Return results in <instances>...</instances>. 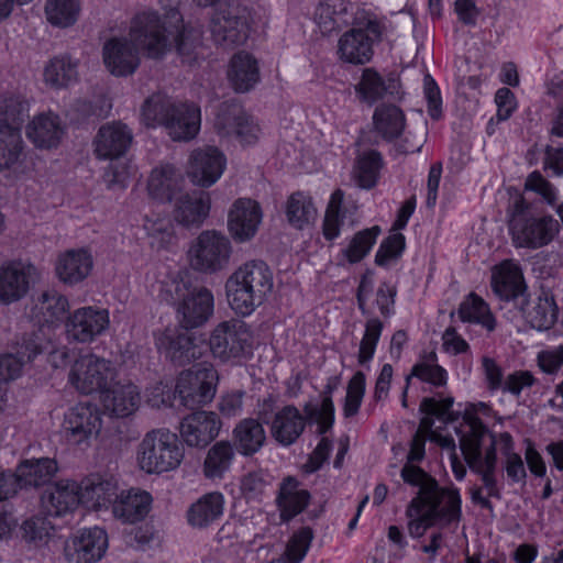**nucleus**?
I'll return each instance as SVG.
<instances>
[{"label": "nucleus", "instance_id": "9b49d317", "mask_svg": "<svg viewBox=\"0 0 563 563\" xmlns=\"http://www.w3.org/2000/svg\"><path fill=\"white\" fill-rule=\"evenodd\" d=\"M114 378L111 362L96 354L78 357L69 372L68 380L80 394L104 393Z\"/></svg>", "mask_w": 563, "mask_h": 563}, {"label": "nucleus", "instance_id": "f257e3e1", "mask_svg": "<svg viewBox=\"0 0 563 563\" xmlns=\"http://www.w3.org/2000/svg\"><path fill=\"white\" fill-rule=\"evenodd\" d=\"M492 408L485 402L472 405V412L466 411L464 423L456 429L460 449L470 470L479 476L486 487L488 497L501 498L497 481L496 440L488 428L476 416H489Z\"/></svg>", "mask_w": 563, "mask_h": 563}, {"label": "nucleus", "instance_id": "4be33fe9", "mask_svg": "<svg viewBox=\"0 0 563 563\" xmlns=\"http://www.w3.org/2000/svg\"><path fill=\"white\" fill-rule=\"evenodd\" d=\"M133 141L131 129L113 121L101 125L93 140V153L98 159H115L123 156Z\"/></svg>", "mask_w": 563, "mask_h": 563}, {"label": "nucleus", "instance_id": "13d9d810", "mask_svg": "<svg viewBox=\"0 0 563 563\" xmlns=\"http://www.w3.org/2000/svg\"><path fill=\"white\" fill-rule=\"evenodd\" d=\"M380 232L378 225L358 231L351 239L347 246L341 250L342 256L350 264L361 262L369 253Z\"/></svg>", "mask_w": 563, "mask_h": 563}, {"label": "nucleus", "instance_id": "b1692460", "mask_svg": "<svg viewBox=\"0 0 563 563\" xmlns=\"http://www.w3.org/2000/svg\"><path fill=\"white\" fill-rule=\"evenodd\" d=\"M103 63L114 76L126 77L133 75L140 66L137 47L125 37H112L102 48Z\"/></svg>", "mask_w": 563, "mask_h": 563}, {"label": "nucleus", "instance_id": "5fc2aeb1", "mask_svg": "<svg viewBox=\"0 0 563 563\" xmlns=\"http://www.w3.org/2000/svg\"><path fill=\"white\" fill-rule=\"evenodd\" d=\"M454 404V398L450 395L444 396L442 393L437 394L434 397H424L421 402L419 410L426 415L420 420V429L429 432L431 431L434 420H448L451 409Z\"/></svg>", "mask_w": 563, "mask_h": 563}, {"label": "nucleus", "instance_id": "58836bf2", "mask_svg": "<svg viewBox=\"0 0 563 563\" xmlns=\"http://www.w3.org/2000/svg\"><path fill=\"white\" fill-rule=\"evenodd\" d=\"M228 78L236 92H247L260 80L257 60L246 52L233 55L228 70Z\"/></svg>", "mask_w": 563, "mask_h": 563}, {"label": "nucleus", "instance_id": "a18cd8bd", "mask_svg": "<svg viewBox=\"0 0 563 563\" xmlns=\"http://www.w3.org/2000/svg\"><path fill=\"white\" fill-rule=\"evenodd\" d=\"M235 457L234 446L229 441L216 442L207 452L202 472L209 479L222 478L231 468Z\"/></svg>", "mask_w": 563, "mask_h": 563}, {"label": "nucleus", "instance_id": "79ce46f5", "mask_svg": "<svg viewBox=\"0 0 563 563\" xmlns=\"http://www.w3.org/2000/svg\"><path fill=\"white\" fill-rule=\"evenodd\" d=\"M233 439L239 453L251 456L258 452L266 441L265 430L260 421L247 418L233 430Z\"/></svg>", "mask_w": 563, "mask_h": 563}, {"label": "nucleus", "instance_id": "69168bd1", "mask_svg": "<svg viewBox=\"0 0 563 563\" xmlns=\"http://www.w3.org/2000/svg\"><path fill=\"white\" fill-rule=\"evenodd\" d=\"M383 322L375 317L369 318L365 323V332L360 342L357 361L361 365L367 364L375 354V350L383 332Z\"/></svg>", "mask_w": 563, "mask_h": 563}, {"label": "nucleus", "instance_id": "7c9ffc66", "mask_svg": "<svg viewBox=\"0 0 563 563\" xmlns=\"http://www.w3.org/2000/svg\"><path fill=\"white\" fill-rule=\"evenodd\" d=\"M311 495L300 487V483L291 476L286 477L279 486L276 504L283 522H288L301 514L309 505Z\"/></svg>", "mask_w": 563, "mask_h": 563}, {"label": "nucleus", "instance_id": "dca6fc26", "mask_svg": "<svg viewBox=\"0 0 563 563\" xmlns=\"http://www.w3.org/2000/svg\"><path fill=\"white\" fill-rule=\"evenodd\" d=\"M214 310V297L210 289L203 286L194 287L177 303L176 312L183 329H196L206 324Z\"/></svg>", "mask_w": 563, "mask_h": 563}, {"label": "nucleus", "instance_id": "a878e982", "mask_svg": "<svg viewBox=\"0 0 563 563\" xmlns=\"http://www.w3.org/2000/svg\"><path fill=\"white\" fill-rule=\"evenodd\" d=\"M210 197L205 192L186 194L179 197L174 207V220L184 228H200L210 212Z\"/></svg>", "mask_w": 563, "mask_h": 563}, {"label": "nucleus", "instance_id": "052dcab7", "mask_svg": "<svg viewBox=\"0 0 563 563\" xmlns=\"http://www.w3.org/2000/svg\"><path fill=\"white\" fill-rule=\"evenodd\" d=\"M272 484L273 476L267 471H251L241 477L240 492L247 503H261Z\"/></svg>", "mask_w": 563, "mask_h": 563}, {"label": "nucleus", "instance_id": "8fccbe9b", "mask_svg": "<svg viewBox=\"0 0 563 563\" xmlns=\"http://www.w3.org/2000/svg\"><path fill=\"white\" fill-rule=\"evenodd\" d=\"M340 378L332 376L328 379L322 391V401L320 408L311 405L305 406V412L309 419L316 420L318 423V433L324 434L328 432L334 422V405L332 401V393L338 388Z\"/></svg>", "mask_w": 563, "mask_h": 563}, {"label": "nucleus", "instance_id": "cd10ccee", "mask_svg": "<svg viewBox=\"0 0 563 563\" xmlns=\"http://www.w3.org/2000/svg\"><path fill=\"white\" fill-rule=\"evenodd\" d=\"M224 504V496L220 492L203 494L188 507L186 511L188 525L195 529L210 527L222 517Z\"/></svg>", "mask_w": 563, "mask_h": 563}, {"label": "nucleus", "instance_id": "e433bc0d", "mask_svg": "<svg viewBox=\"0 0 563 563\" xmlns=\"http://www.w3.org/2000/svg\"><path fill=\"white\" fill-rule=\"evenodd\" d=\"M166 357L174 364L184 366L201 356V346L196 343V338L188 332H174L165 334L159 340Z\"/></svg>", "mask_w": 563, "mask_h": 563}, {"label": "nucleus", "instance_id": "4d7b16f0", "mask_svg": "<svg viewBox=\"0 0 563 563\" xmlns=\"http://www.w3.org/2000/svg\"><path fill=\"white\" fill-rule=\"evenodd\" d=\"M343 200L344 191L341 189L334 190L330 197L322 225L323 236L328 241L338 238L344 224L347 210L343 207Z\"/></svg>", "mask_w": 563, "mask_h": 563}, {"label": "nucleus", "instance_id": "ea45409f", "mask_svg": "<svg viewBox=\"0 0 563 563\" xmlns=\"http://www.w3.org/2000/svg\"><path fill=\"white\" fill-rule=\"evenodd\" d=\"M29 102L19 93L0 96V130L21 133V128L29 118Z\"/></svg>", "mask_w": 563, "mask_h": 563}, {"label": "nucleus", "instance_id": "e2e57ef3", "mask_svg": "<svg viewBox=\"0 0 563 563\" xmlns=\"http://www.w3.org/2000/svg\"><path fill=\"white\" fill-rule=\"evenodd\" d=\"M355 91L362 101L373 104L385 96L387 87L383 77L374 68H365L360 82L355 86Z\"/></svg>", "mask_w": 563, "mask_h": 563}, {"label": "nucleus", "instance_id": "f3484780", "mask_svg": "<svg viewBox=\"0 0 563 563\" xmlns=\"http://www.w3.org/2000/svg\"><path fill=\"white\" fill-rule=\"evenodd\" d=\"M36 275L30 263L11 261L0 267V305H10L24 298Z\"/></svg>", "mask_w": 563, "mask_h": 563}, {"label": "nucleus", "instance_id": "0e129e2a", "mask_svg": "<svg viewBox=\"0 0 563 563\" xmlns=\"http://www.w3.org/2000/svg\"><path fill=\"white\" fill-rule=\"evenodd\" d=\"M23 141L21 133L0 130V172L15 165L22 155Z\"/></svg>", "mask_w": 563, "mask_h": 563}, {"label": "nucleus", "instance_id": "aec40b11", "mask_svg": "<svg viewBox=\"0 0 563 563\" xmlns=\"http://www.w3.org/2000/svg\"><path fill=\"white\" fill-rule=\"evenodd\" d=\"M221 421L213 411L198 410L183 418L179 432L191 448H206L219 434Z\"/></svg>", "mask_w": 563, "mask_h": 563}, {"label": "nucleus", "instance_id": "de8ad7c7", "mask_svg": "<svg viewBox=\"0 0 563 563\" xmlns=\"http://www.w3.org/2000/svg\"><path fill=\"white\" fill-rule=\"evenodd\" d=\"M52 330L36 323L25 331L16 340V354L26 362H31L34 357L52 345Z\"/></svg>", "mask_w": 563, "mask_h": 563}, {"label": "nucleus", "instance_id": "20e7f679", "mask_svg": "<svg viewBox=\"0 0 563 563\" xmlns=\"http://www.w3.org/2000/svg\"><path fill=\"white\" fill-rule=\"evenodd\" d=\"M273 272L261 261L241 265L227 280L225 288L231 308L241 316H250L273 290Z\"/></svg>", "mask_w": 563, "mask_h": 563}, {"label": "nucleus", "instance_id": "72a5a7b5", "mask_svg": "<svg viewBox=\"0 0 563 563\" xmlns=\"http://www.w3.org/2000/svg\"><path fill=\"white\" fill-rule=\"evenodd\" d=\"M69 308L68 299L56 290L43 291L31 309L35 323L49 328L60 322Z\"/></svg>", "mask_w": 563, "mask_h": 563}, {"label": "nucleus", "instance_id": "864d4df0", "mask_svg": "<svg viewBox=\"0 0 563 563\" xmlns=\"http://www.w3.org/2000/svg\"><path fill=\"white\" fill-rule=\"evenodd\" d=\"M317 209L312 198L305 192H294L286 206V217L288 222L296 229H303L316 219Z\"/></svg>", "mask_w": 563, "mask_h": 563}, {"label": "nucleus", "instance_id": "2eb2a0df", "mask_svg": "<svg viewBox=\"0 0 563 563\" xmlns=\"http://www.w3.org/2000/svg\"><path fill=\"white\" fill-rule=\"evenodd\" d=\"M109 323L108 310L91 306L82 307L69 314L65 323V333L70 342L89 343L101 335Z\"/></svg>", "mask_w": 563, "mask_h": 563}, {"label": "nucleus", "instance_id": "412c9836", "mask_svg": "<svg viewBox=\"0 0 563 563\" xmlns=\"http://www.w3.org/2000/svg\"><path fill=\"white\" fill-rule=\"evenodd\" d=\"M490 285L493 292L503 301L526 303L527 285L519 264L512 260H505L492 269Z\"/></svg>", "mask_w": 563, "mask_h": 563}, {"label": "nucleus", "instance_id": "c85d7f7f", "mask_svg": "<svg viewBox=\"0 0 563 563\" xmlns=\"http://www.w3.org/2000/svg\"><path fill=\"white\" fill-rule=\"evenodd\" d=\"M93 267V260L85 249L68 250L56 262V274L60 282L75 285L86 279Z\"/></svg>", "mask_w": 563, "mask_h": 563}, {"label": "nucleus", "instance_id": "2f4dec72", "mask_svg": "<svg viewBox=\"0 0 563 563\" xmlns=\"http://www.w3.org/2000/svg\"><path fill=\"white\" fill-rule=\"evenodd\" d=\"M200 121L199 107L195 103L178 102L165 128L174 141H189L198 134Z\"/></svg>", "mask_w": 563, "mask_h": 563}, {"label": "nucleus", "instance_id": "603ef678", "mask_svg": "<svg viewBox=\"0 0 563 563\" xmlns=\"http://www.w3.org/2000/svg\"><path fill=\"white\" fill-rule=\"evenodd\" d=\"M177 104L178 102L162 93L150 96L142 106V118L145 125L148 128L166 126L168 118Z\"/></svg>", "mask_w": 563, "mask_h": 563}, {"label": "nucleus", "instance_id": "680f3d73", "mask_svg": "<svg viewBox=\"0 0 563 563\" xmlns=\"http://www.w3.org/2000/svg\"><path fill=\"white\" fill-rule=\"evenodd\" d=\"M413 377L435 388L444 387L448 383V372L437 363L435 353H431L429 357L412 366L410 374L406 377L407 384H410Z\"/></svg>", "mask_w": 563, "mask_h": 563}, {"label": "nucleus", "instance_id": "39448f33", "mask_svg": "<svg viewBox=\"0 0 563 563\" xmlns=\"http://www.w3.org/2000/svg\"><path fill=\"white\" fill-rule=\"evenodd\" d=\"M385 31V24L375 13L357 9L352 29L344 32L339 40L340 59L353 65L369 63L374 56V46L382 42Z\"/></svg>", "mask_w": 563, "mask_h": 563}, {"label": "nucleus", "instance_id": "c9c22d12", "mask_svg": "<svg viewBox=\"0 0 563 563\" xmlns=\"http://www.w3.org/2000/svg\"><path fill=\"white\" fill-rule=\"evenodd\" d=\"M79 486L81 504L91 509H100L109 504L113 505L118 495L117 482L100 475H91L85 478Z\"/></svg>", "mask_w": 563, "mask_h": 563}, {"label": "nucleus", "instance_id": "423d86ee", "mask_svg": "<svg viewBox=\"0 0 563 563\" xmlns=\"http://www.w3.org/2000/svg\"><path fill=\"white\" fill-rule=\"evenodd\" d=\"M183 459L184 450L177 435L166 429L147 432L139 444V465L150 474L175 470Z\"/></svg>", "mask_w": 563, "mask_h": 563}, {"label": "nucleus", "instance_id": "f704fd0d", "mask_svg": "<svg viewBox=\"0 0 563 563\" xmlns=\"http://www.w3.org/2000/svg\"><path fill=\"white\" fill-rule=\"evenodd\" d=\"M305 418L294 405L277 410L271 424L274 439L283 445H290L305 430Z\"/></svg>", "mask_w": 563, "mask_h": 563}, {"label": "nucleus", "instance_id": "37998d69", "mask_svg": "<svg viewBox=\"0 0 563 563\" xmlns=\"http://www.w3.org/2000/svg\"><path fill=\"white\" fill-rule=\"evenodd\" d=\"M57 470L55 460L42 457L23 461L16 472L22 487H38L48 484Z\"/></svg>", "mask_w": 563, "mask_h": 563}, {"label": "nucleus", "instance_id": "6e6552de", "mask_svg": "<svg viewBox=\"0 0 563 563\" xmlns=\"http://www.w3.org/2000/svg\"><path fill=\"white\" fill-rule=\"evenodd\" d=\"M230 239L217 230L202 231L188 251L190 267L202 274H216L229 266L232 255Z\"/></svg>", "mask_w": 563, "mask_h": 563}, {"label": "nucleus", "instance_id": "774afa93", "mask_svg": "<svg viewBox=\"0 0 563 563\" xmlns=\"http://www.w3.org/2000/svg\"><path fill=\"white\" fill-rule=\"evenodd\" d=\"M202 33L195 27L184 26L175 36V47L177 54L183 58L184 63L191 64L197 59V48L201 44Z\"/></svg>", "mask_w": 563, "mask_h": 563}, {"label": "nucleus", "instance_id": "49530a36", "mask_svg": "<svg viewBox=\"0 0 563 563\" xmlns=\"http://www.w3.org/2000/svg\"><path fill=\"white\" fill-rule=\"evenodd\" d=\"M500 452L503 455V468L509 484H520L525 486L527 483V470L523 459L515 451V442L509 432L499 434Z\"/></svg>", "mask_w": 563, "mask_h": 563}, {"label": "nucleus", "instance_id": "09e8293b", "mask_svg": "<svg viewBox=\"0 0 563 563\" xmlns=\"http://www.w3.org/2000/svg\"><path fill=\"white\" fill-rule=\"evenodd\" d=\"M457 313L463 322L481 324L488 332H493L496 329V319L489 306L475 292H471L464 298L460 303Z\"/></svg>", "mask_w": 563, "mask_h": 563}, {"label": "nucleus", "instance_id": "4468645a", "mask_svg": "<svg viewBox=\"0 0 563 563\" xmlns=\"http://www.w3.org/2000/svg\"><path fill=\"white\" fill-rule=\"evenodd\" d=\"M63 426L69 442L88 443L92 438H97L101 430V411L96 405L79 402L67 410Z\"/></svg>", "mask_w": 563, "mask_h": 563}, {"label": "nucleus", "instance_id": "c03bdc74", "mask_svg": "<svg viewBox=\"0 0 563 563\" xmlns=\"http://www.w3.org/2000/svg\"><path fill=\"white\" fill-rule=\"evenodd\" d=\"M521 301L519 307L527 322L538 331L551 329L558 320L559 310L552 296L547 294L539 296L528 309H525Z\"/></svg>", "mask_w": 563, "mask_h": 563}, {"label": "nucleus", "instance_id": "338daca9", "mask_svg": "<svg viewBox=\"0 0 563 563\" xmlns=\"http://www.w3.org/2000/svg\"><path fill=\"white\" fill-rule=\"evenodd\" d=\"M365 374L361 371H357L347 383L343 406V415L345 418L354 417L358 412L365 395Z\"/></svg>", "mask_w": 563, "mask_h": 563}, {"label": "nucleus", "instance_id": "a211bd4d", "mask_svg": "<svg viewBox=\"0 0 563 563\" xmlns=\"http://www.w3.org/2000/svg\"><path fill=\"white\" fill-rule=\"evenodd\" d=\"M107 548L106 531L95 527L73 536L65 544V555L74 563H96L104 555Z\"/></svg>", "mask_w": 563, "mask_h": 563}, {"label": "nucleus", "instance_id": "a19ab883", "mask_svg": "<svg viewBox=\"0 0 563 563\" xmlns=\"http://www.w3.org/2000/svg\"><path fill=\"white\" fill-rule=\"evenodd\" d=\"M375 131L386 141L398 139L405 130L406 117L402 110L395 104L383 103L373 114Z\"/></svg>", "mask_w": 563, "mask_h": 563}, {"label": "nucleus", "instance_id": "9d476101", "mask_svg": "<svg viewBox=\"0 0 563 563\" xmlns=\"http://www.w3.org/2000/svg\"><path fill=\"white\" fill-rule=\"evenodd\" d=\"M218 373L210 364H199L195 369L183 372L176 383L175 396L180 405L195 409L210 402L217 389Z\"/></svg>", "mask_w": 563, "mask_h": 563}, {"label": "nucleus", "instance_id": "ddd939ff", "mask_svg": "<svg viewBox=\"0 0 563 563\" xmlns=\"http://www.w3.org/2000/svg\"><path fill=\"white\" fill-rule=\"evenodd\" d=\"M214 129L221 137L234 139L241 145H253L258 140L260 128L253 118L236 102H223L214 119Z\"/></svg>", "mask_w": 563, "mask_h": 563}, {"label": "nucleus", "instance_id": "473e14b6", "mask_svg": "<svg viewBox=\"0 0 563 563\" xmlns=\"http://www.w3.org/2000/svg\"><path fill=\"white\" fill-rule=\"evenodd\" d=\"M104 408L111 415L124 418L136 411L141 397L136 385L132 383L114 385L111 384L103 393L102 397Z\"/></svg>", "mask_w": 563, "mask_h": 563}, {"label": "nucleus", "instance_id": "c756f323", "mask_svg": "<svg viewBox=\"0 0 563 563\" xmlns=\"http://www.w3.org/2000/svg\"><path fill=\"white\" fill-rule=\"evenodd\" d=\"M152 500L151 494L145 490L121 492L113 500L112 512L124 523H135L147 516Z\"/></svg>", "mask_w": 563, "mask_h": 563}, {"label": "nucleus", "instance_id": "1a4fd4ad", "mask_svg": "<svg viewBox=\"0 0 563 563\" xmlns=\"http://www.w3.org/2000/svg\"><path fill=\"white\" fill-rule=\"evenodd\" d=\"M251 30V11L246 5L228 1L220 5L210 20L213 41L224 47L243 45Z\"/></svg>", "mask_w": 563, "mask_h": 563}, {"label": "nucleus", "instance_id": "f8f14e48", "mask_svg": "<svg viewBox=\"0 0 563 563\" xmlns=\"http://www.w3.org/2000/svg\"><path fill=\"white\" fill-rule=\"evenodd\" d=\"M129 36L150 58L159 59L170 49L166 29L154 11L137 13L131 21Z\"/></svg>", "mask_w": 563, "mask_h": 563}, {"label": "nucleus", "instance_id": "4c0bfd02", "mask_svg": "<svg viewBox=\"0 0 563 563\" xmlns=\"http://www.w3.org/2000/svg\"><path fill=\"white\" fill-rule=\"evenodd\" d=\"M64 133L58 115L41 113L27 124L26 136L37 147L52 148L58 145Z\"/></svg>", "mask_w": 563, "mask_h": 563}, {"label": "nucleus", "instance_id": "3c124183", "mask_svg": "<svg viewBox=\"0 0 563 563\" xmlns=\"http://www.w3.org/2000/svg\"><path fill=\"white\" fill-rule=\"evenodd\" d=\"M77 67L78 62L68 54L55 56L45 66V82L55 88L67 87L77 80Z\"/></svg>", "mask_w": 563, "mask_h": 563}, {"label": "nucleus", "instance_id": "7ed1b4c3", "mask_svg": "<svg viewBox=\"0 0 563 563\" xmlns=\"http://www.w3.org/2000/svg\"><path fill=\"white\" fill-rule=\"evenodd\" d=\"M561 224L553 216L537 211L523 197L508 209V231L516 249L538 250L552 243Z\"/></svg>", "mask_w": 563, "mask_h": 563}, {"label": "nucleus", "instance_id": "bf43d9fd", "mask_svg": "<svg viewBox=\"0 0 563 563\" xmlns=\"http://www.w3.org/2000/svg\"><path fill=\"white\" fill-rule=\"evenodd\" d=\"M80 12L78 0H46L47 21L58 27H68L76 23Z\"/></svg>", "mask_w": 563, "mask_h": 563}, {"label": "nucleus", "instance_id": "6e6d98bb", "mask_svg": "<svg viewBox=\"0 0 563 563\" xmlns=\"http://www.w3.org/2000/svg\"><path fill=\"white\" fill-rule=\"evenodd\" d=\"M382 166L383 157L380 153L375 150L358 155L354 172L357 185L363 189H372L375 187Z\"/></svg>", "mask_w": 563, "mask_h": 563}, {"label": "nucleus", "instance_id": "bb28decb", "mask_svg": "<svg viewBox=\"0 0 563 563\" xmlns=\"http://www.w3.org/2000/svg\"><path fill=\"white\" fill-rule=\"evenodd\" d=\"M185 178L179 168L172 164L155 167L148 177L147 190L151 197L169 202L184 187Z\"/></svg>", "mask_w": 563, "mask_h": 563}, {"label": "nucleus", "instance_id": "5701e85b", "mask_svg": "<svg viewBox=\"0 0 563 563\" xmlns=\"http://www.w3.org/2000/svg\"><path fill=\"white\" fill-rule=\"evenodd\" d=\"M262 221L260 205L252 199H238L228 214V230L238 243L251 241Z\"/></svg>", "mask_w": 563, "mask_h": 563}, {"label": "nucleus", "instance_id": "393cba45", "mask_svg": "<svg viewBox=\"0 0 563 563\" xmlns=\"http://www.w3.org/2000/svg\"><path fill=\"white\" fill-rule=\"evenodd\" d=\"M47 516L60 517L77 508L80 500V486L75 481H59L49 485L41 497Z\"/></svg>", "mask_w": 563, "mask_h": 563}, {"label": "nucleus", "instance_id": "0eeeda50", "mask_svg": "<svg viewBox=\"0 0 563 563\" xmlns=\"http://www.w3.org/2000/svg\"><path fill=\"white\" fill-rule=\"evenodd\" d=\"M209 347L222 362H239L253 354V333L240 319H230L217 324L209 336Z\"/></svg>", "mask_w": 563, "mask_h": 563}, {"label": "nucleus", "instance_id": "6ab92c4d", "mask_svg": "<svg viewBox=\"0 0 563 563\" xmlns=\"http://www.w3.org/2000/svg\"><path fill=\"white\" fill-rule=\"evenodd\" d=\"M225 165L227 158L219 148H197L190 155L188 176L195 185L208 188L221 177Z\"/></svg>", "mask_w": 563, "mask_h": 563}, {"label": "nucleus", "instance_id": "f03ea898", "mask_svg": "<svg viewBox=\"0 0 563 563\" xmlns=\"http://www.w3.org/2000/svg\"><path fill=\"white\" fill-rule=\"evenodd\" d=\"M402 481L419 487L408 505V514L424 508L440 528L459 523L462 519V499L456 487H441L437 479L422 468L406 467L401 472Z\"/></svg>", "mask_w": 563, "mask_h": 563}]
</instances>
